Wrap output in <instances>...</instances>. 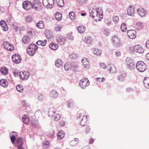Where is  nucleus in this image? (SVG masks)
Returning <instances> with one entry per match:
<instances>
[{"instance_id":"47","label":"nucleus","mask_w":149,"mask_h":149,"mask_svg":"<svg viewBox=\"0 0 149 149\" xmlns=\"http://www.w3.org/2000/svg\"><path fill=\"white\" fill-rule=\"evenodd\" d=\"M66 38L67 39L70 40H72L74 39V37L71 34L68 33L67 34Z\"/></svg>"},{"instance_id":"23","label":"nucleus","mask_w":149,"mask_h":149,"mask_svg":"<svg viewBox=\"0 0 149 149\" xmlns=\"http://www.w3.org/2000/svg\"><path fill=\"white\" fill-rule=\"evenodd\" d=\"M56 111V109L54 107L50 108L48 112L49 116L50 117H52L55 113Z\"/></svg>"},{"instance_id":"60","label":"nucleus","mask_w":149,"mask_h":149,"mask_svg":"<svg viewBox=\"0 0 149 149\" xmlns=\"http://www.w3.org/2000/svg\"><path fill=\"white\" fill-rule=\"evenodd\" d=\"M38 100L39 101L42 100L43 99L42 95L41 94H39L38 96Z\"/></svg>"},{"instance_id":"33","label":"nucleus","mask_w":149,"mask_h":149,"mask_svg":"<svg viewBox=\"0 0 149 149\" xmlns=\"http://www.w3.org/2000/svg\"><path fill=\"white\" fill-rule=\"evenodd\" d=\"M13 134H10V139L11 141L13 144H14L15 143V139H16L15 136L17 135V133L15 132H13Z\"/></svg>"},{"instance_id":"61","label":"nucleus","mask_w":149,"mask_h":149,"mask_svg":"<svg viewBox=\"0 0 149 149\" xmlns=\"http://www.w3.org/2000/svg\"><path fill=\"white\" fill-rule=\"evenodd\" d=\"M13 72L15 77H17L19 75V73L17 70L13 71Z\"/></svg>"},{"instance_id":"6","label":"nucleus","mask_w":149,"mask_h":149,"mask_svg":"<svg viewBox=\"0 0 149 149\" xmlns=\"http://www.w3.org/2000/svg\"><path fill=\"white\" fill-rule=\"evenodd\" d=\"M125 64L127 68L131 70H134L136 67L135 64L133 61L129 58H127L126 60Z\"/></svg>"},{"instance_id":"16","label":"nucleus","mask_w":149,"mask_h":149,"mask_svg":"<svg viewBox=\"0 0 149 149\" xmlns=\"http://www.w3.org/2000/svg\"><path fill=\"white\" fill-rule=\"evenodd\" d=\"M135 12L134 7L133 6H129L127 10V14L131 16L134 15Z\"/></svg>"},{"instance_id":"14","label":"nucleus","mask_w":149,"mask_h":149,"mask_svg":"<svg viewBox=\"0 0 149 149\" xmlns=\"http://www.w3.org/2000/svg\"><path fill=\"white\" fill-rule=\"evenodd\" d=\"M12 59L13 62L17 64L19 63L21 61L20 56L16 54H14L12 56Z\"/></svg>"},{"instance_id":"41","label":"nucleus","mask_w":149,"mask_h":149,"mask_svg":"<svg viewBox=\"0 0 149 149\" xmlns=\"http://www.w3.org/2000/svg\"><path fill=\"white\" fill-rule=\"evenodd\" d=\"M31 124L33 127H36L38 125V121L37 120L32 119L31 120Z\"/></svg>"},{"instance_id":"54","label":"nucleus","mask_w":149,"mask_h":149,"mask_svg":"<svg viewBox=\"0 0 149 149\" xmlns=\"http://www.w3.org/2000/svg\"><path fill=\"white\" fill-rule=\"evenodd\" d=\"M102 33L106 35H109V32L108 30L107 29H104L102 31Z\"/></svg>"},{"instance_id":"62","label":"nucleus","mask_w":149,"mask_h":149,"mask_svg":"<svg viewBox=\"0 0 149 149\" xmlns=\"http://www.w3.org/2000/svg\"><path fill=\"white\" fill-rule=\"evenodd\" d=\"M73 104V103L71 102H67V105L69 108L72 107Z\"/></svg>"},{"instance_id":"31","label":"nucleus","mask_w":149,"mask_h":149,"mask_svg":"<svg viewBox=\"0 0 149 149\" xmlns=\"http://www.w3.org/2000/svg\"><path fill=\"white\" fill-rule=\"evenodd\" d=\"M0 85L3 87H6L8 84L7 81L5 79H2L0 81Z\"/></svg>"},{"instance_id":"56","label":"nucleus","mask_w":149,"mask_h":149,"mask_svg":"<svg viewBox=\"0 0 149 149\" xmlns=\"http://www.w3.org/2000/svg\"><path fill=\"white\" fill-rule=\"evenodd\" d=\"M100 66L101 68L103 69H105L107 68L106 65L104 63H101Z\"/></svg>"},{"instance_id":"8","label":"nucleus","mask_w":149,"mask_h":149,"mask_svg":"<svg viewBox=\"0 0 149 149\" xmlns=\"http://www.w3.org/2000/svg\"><path fill=\"white\" fill-rule=\"evenodd\" d=\"M54 0H43L42 3L44 6L47 8H52Z\"/></svg>"},{"instance_id":"48","label":"nucleus","mask_w":149,"mask_h":149,"mask_svg":"<svg viewBox=\"0 0 149 149\" xmlns=\"http://www.w3.org/2000/svg\"><path fill=\"white\" fill-rule=\"evenodd\" d=\"M22 104L23 106L28 107L30 106L29 104L26 100H23L22 101Z\"/></svg>"},{"instance_id":"28","label":"nucleus","mask_w":149,"mask_h":149,"mask_svg":"<svg viewBox=\"0 0 149 149\" xmlns=\"http://www.w3.org/2000/svg\"><path fill=\"white\" fill-rule=\"evenodd\" d=\"M57 92L54 90H52L50 92V96L54 98H56L58 96Z\"/></svg>"},{"instance_id":"64","label":"nucleus","mask_w":149,"mask_h":149,"mask_svg":"<svg viewBox=\"0 0 149 149\" xmlns=\"http://www.w3.org/2000/svg\"><path fill=\"white\" fill-rule=\"evenodd\" d=\"M146 46L147 49H149V40H148L146 42Z\"/></svg>"},{"instance_id":"59","label":"nucleus","mask_w":149,"mask_h":149,"mask_svg":"<svg viewBox=\"0 0 149 149\" xmlns=\"http://www.w3.org/2000/svg\"><path fill=\"white\" fill-rule=\"evenodd\" d=\"M62 28V26L61 25H57L55 27V30L56 31H60Z\"/></svg>"},{"instance_id":"24","label":"nucleus","mask_w":149,"mask_h":149,"mask_svg":"<svg viewBox=\"0 0 149 149\" xmlns=\"http://www.w3.org/2000/svg\"><path fill=\"white\" fill-rule=\"evenodd\" d=\"M143 84L145 88L149 89V77H145L143 80Z\"/></svg>"},{"instance_id":"9","label":"nucleus","mask_w":149,"mask_h":149,"mask_svg":"<svg viewBox=\"0 0 149 149\" xmlns=\"http://www.w3.org/2000/svg\"><path fill=\"white\" fill-rule=\"evenodd\" d=\"M79 84L81 88L84 89L89 85V81L86 78H83L79 81Z\"/></svg>"},{"instance_id":"40","label":"nucleus","mask_w":149,"mask_h":149,"mask_svg":"<svg viewBox=\"0 0 149 149\" xmlns=\"http://www.w3.org/2000/svg\"><path fill=\"white\" fill-rule=\"evenodd\" d=\"M77 29L79 32L82 33L85 31L86 28L84 26H79L77 27Z\"/></svg>"},{"instance_id":"32","label":"nucleus","mask_w":149,"mask_h":149,"mask_svg":"<svg viewBox=\"0 0 149 149\" xmlns=\"http://www.w3.org/2000/svg\"><path fill=\"white\" fill-rule=\"evenodd\" d=\"M55 17L57 20L60 21L62 18V14L58 12L55 14Z\"/></svg>"},{"instance_id":"2","label":"nucleus","mask_w":149,"mask_h":149,"mask_svg":"<svg viewBox=\"0 0 149 149\" xmlns=\"http://www.w3.org/2000/svg\"><path fill=\"white\" fill-rule=\"evenodd\" d=\"M138 71L140 72H143L147 69L146 65L144 62L140 61L138 62L136 65Z\"/></svg>"},{"instance_id":"12","label":"nucleus","mask_w":149,"mask_h":149,"mask_svg":"<svg viewBox=\"0 0 149 149\" xmlns=\"http://www.w3.org/2000/svg\"><path fill=\"white\" fill-rule=\"evenodd\" d=\"M57 42L60 45H64L65 43L66 40L65 37L60 35L56 36Z\"/></svg>"},{"instance_id":"53","label":"nucleus","mask_w":149,"mask_h":149,"mask_svg":"<svg viewBox=\"0 0 149 149\" xmlns=\"http://www.w3.org/2000/svg\"><path fill=\"white\" fill-rule=\"evenodd\" d=\"M87 0H78V2L80 5H83L86 3Z\"/></svg>"},{"instance_id":"22","label":"nucleus","mask_w":149,"mask_h":149,"mask_svg":"<svg viewBox=\"0 0 149 149\" xmlns=\"http://www.w3.org/2000/svg\"><path fill=\"white\" fill-rule=\"evenodd\" d=\"M23 144L22 138L19 137L16 139V146H22Z\"/></svg>"},{"instance_id":"11","label":"nucleus","mask_w":149,"mask_h":149,"mask_svg":"<svg viewBox=\"0 0 149 149\" xmlns=\"http://www.w3.org/2000/svg\"><path fill=\"white\" fill-rule=\"evenodd\" d=\"M29 73L26 71H22L19 72V76L22 80H27L29 77Z\"/></svg>"},{"instance_id":"57","label":"nucleus","mask_w":149,"mask_h":149,"mask_svg":"<svg viewBox=\"0 0 149 149\" xmlns=\"http://www.w3.org/2000/svg\"><path fill=\"white\" fill-rule=\"evenodd\" d=\"M61 117V115L59 114H56L54 117V119L56 120H58Z\"/></svg>"},{"instance_id":"21","label":"nucleus","mask_w":149,"mask_h":149,"mask_svg":"<svg viewBox=\"0 0 149 149\" xmlns=\"http://www.w3.org/2000/svg\"><path fill=\"white\" fill-rule=\"evenodd\" d=\"M0 24L2 29L4 31H6L8 29V27L5 21L1 20L0 22Z\"/></svg>"},{"instance_id":"34","label":"nucleus","mask_w":149,"mask_h":149,"mask_svg":"<svg viewBox=\"0 0 149 149\" xmlns=\"http://www.w3.org/2000/svg\"><path fill=\"white\" fill-rule=\"evenodd\" d=\"M1 73L4 75H6L8 72V69L5 67L1 68L0 69Z\"/></svg>"},{"instance_id":"5","label":"nucleus","mask_w":149,"mask_h":149,"mask_svg":"<svg viewBox=\"0 0 149 149\" xmlns=\"http://www.w3.org/2000/svg\"><path fill=\"white\" fill-rule=\"evenodd\" d=\"M130 50L133 52H135L139 53H142L144 51L142 47L139 45H135L133 47H130Z\"/></svg>"},{"instance_id":"51","label":"nucleus","mask_w":149,"mask_h":149,"mask_svg":"<svg viewBox=\"0 0 149 149\" xmlns=\"http://www.w3.org/2000/svg\"><path fill=\"white\" fill-rule=\"evenodd\" d=\"M69 16L71 19H74L75 18V14L73 12H71L69 13Z\"/></svg>"},{"instance_id":"7","label":"nucleus","mask_w":149,"mask_h":149,"mask_svg":"<svg viewBox=\"0 0 149 149\" xmlns=\"http://www.w3.org/2000/svg\"><path fill=\"white\" fill-rule=\"evenodd\" d=\"M112 41L113 45L117 48L120 46L121 43L120 40L117 36H115L112 37Z\"/></svg>"},{"instance_id":"45","label":"nucleus","mask_w":149,"mask_h":149,"mask_svg":"<svg viewBox=\"0 0 149 149\" xmlns=\"http://www.w3.org/2000/svg\"><path fill=\"white\" fill-rule=\"evenodd\" d=\"M120 28L122 31L123 32H125L127 31V26L125 23H123L122 24Z\"/></svg>"},{"instance_id":"27","label":"nucleus","mask_w":149,"mask_h":149,"mask_svg":"<svg viewBox=\"0 0 149 149\" xmlns=\"http://www.w3.org/2000/svg\"><path fill=\"white\" fill-rule=\"evenodd\" d=\"M49 47L51 49L56 50L58 48V45L54 42H51L49 45Z\"/></svg>"},{"instance_id":"18","label":"nucleus","mask_w":149,"mask_h":149,"mask_svg":"<svg viewBox=\"0 0 149 149\" xmlns=\"http://www.w3.org/2000/svg\"><path fill=\"white\" fill-rule=\"evenodd\" d=\"M41 4L39 1H35L33 2V7L36 10H39L41 8Z\"/></svg>"},{"instance_id":"13","label":"nucleus","mask_w":149,"mask_h":149,"mask_svg":"<svg viewBox=\"0 0 149 149\" xmlns=\"http://www.w3.org/2000/svg\"><path fill=\"white\" fill-rule=\"evenodd\" d=\"M127 35L130 39H135L136 37V31L134 30H128L127 31Z\"/></svg>"},{"instance_id":"55","label":"nucleus","mask_w":149,"mask_h":149,"mask_svg":"<svg viewBox=\"0 0 149 149\" xmlns=\"http://www.w3.org/2000/svg\"><path fill=\"white\" fill-rule=\"evenodd\" d=\"M105 80V78L104 77H103L102 78H96L97 81L100 83L103 82Z\"/></svg>"},{"instance_id":"46","label":"nucleus","mask_w":149,"mask_h":149,"mask_svg":"<svg viewBox=\"0 0 149 149\" xmlns=\"http://www.w3.org/2000/svg\"><path fill=\"white\" fill-rule=\"evenodd\" d=\"M78 57V55L75 53H73L70 54L69 57L70 59H77Z\"/></svg>"},{"instance_id":"52","label":"nucleus","mask_w":149,"mask_h":149,"mask_svg":"<svg viewBox=\"0 0 149 149\" xmlns=\"http://www.w3.org/2000/svg\"><path fill=\"white\" fill-rule=\"evenodd\" d=\"M136 25L137 27L140 29L142 28L143 26V24L141 22H137L136 23Z\"/></svg>"},{"instance_id":"30","label":"nucleus","mask_w":149,"mask_h":149,"mask_svg":"<svg viewBox=\"0 0 149 149\" xmlns=\"http://www.w3.org/2000/svg\"><path fill=\"white\" fill-rule=\"evenodd\" d=\"M78 142V139L77 138H75L74 140L70 142V144L71 146H74L77 145Z\"/></svg>"},{"instance_id":"25","label":"nucleus","mask_w":149,"mask_h":149,"mask_svg":"<svg viewBox=\"0 0 149 149\" xmlns=\"http://www.w3.org/2000/svg\"><path fill=\"white\" fill-rule=\"evenodd\" d=\"M22 120L24 123L27 124L29 123L30 119L26 115H24L22 116Z\"/></svg>"},{"instance_id":"39","label":"nucleus","mask_w":149,"mask_h":149,"mask_svg":"<svg viewBox=\"0 0 149 149\" xmlns=\"http://www.w3.org/2000/svg\"><path fill=\"white\" fill-rule=\"evenodd\" d=\"M87 116L86 115L83 116V118L81 121L80 123L81 125L84 126L87 121Z\"/></svg>"},{"instance_id":"4","label":"nucleus","mask_w":149,"mask_h":149,"mask_svg":"<svg viewBox=\"0 0 149 149\" xmlns=\"http://www.w3.org/2000/svg\"><path fill=\"white\" fill-rule=\"evenodd\" d=\"M77 65L73 62H67L64 65V68L66 71L70 70L72 68H76Z\"/></svg>"},{"instance_id":"29","label":"nucleus","mask_w":149,"mask_h":149,"mask_svg":"<svg viewBox=\"0 0 149 149\" xmlns=\"http://www.w3.org/2000/svg\"><path fill=\"white\" fill-rule=\"evenodd\" d=\"M64 132L62 130L59 131L57 135L58 138L59 139H61L63 138L64 136Z\"/></svg>"},{"instance_id":"15","label":"nucleus","mask_w":149,"mask_h":149,"mask_svg":"<svg viewBox=\"0 0 149 149\" xmlns=\"http://www.w3.org/2000/svg\"><path fill=\"white\" fill-rule=\"evenodd\" d=\"M4 47L7 50L11 51L14 49V47L13 45L10 44L7 42H4L3 43Z\"/></svg>"},{"instance_id":"43","label":"nucleus","mask_w":149,"mask_h":149,"mask_svg":"<svg viewBox=\"0 0 149 149\" xmlns=\"http://www.w3.org/2000/svg\"><path fill=\"white\" fill-rule=\"evenodd\" d=\"M26 21L27 23H30L33 21V18L31 16L28 15L25 17Z\"/></svg>"},{"instance_id":"36","label":"nucleus","mask_w":149,"mask_h":149,"mask_svg":"<svg viewBox=\"0 0 149 149\" xmlns=\"http://www.w3.org/2000/svg\"><path fill=\"white\" fill-rule=\"evenodd\" d=\"M37 26L39 28L43 29L44 28V24L43 22L40 20L37 22L36 24Z\"/></svg>"},{"instance_id":"49","label":"nucleus","mask_w":149,"mask_h":149,"mask_svg":"<svg viewBox=\"0 0 149 149\" xmlns=\"http://www.w3.org/2000/svg\"><path fill=\"white\" fill-rule=\"evenodd\" d=\"M109 71L111 73H115L116 71V69L115 68L113 65L110 66V67L109 69Z\"/></svg>"},{"instance_id":"19","label":"nucleus","mask_w":149,"mask_h":149,"mask_svg":"<svg viewBox=\"0 0 149 149\" xmlns=\"http://www.w3.org/2000/svg\"><path fill=\"white\" fill-rule=\"evenodd\" d=\"M137 12L138 14L141 17L145 16L146 14V11L142 8H139L137 10Z\"/></svg>"},{"instance_id":"20","label":"nucleus","mask_w":149,"mask_h":149,"mask_svg":"<svg viewBox=\"0 0 149 149\" xmlns=\"http://www.w3.org/2000/svg\"><path fill=\"white\" fill-rule=\"evenodd\" d=\"M91 50L93 53L97 56H100L102 54L101 51L97 48H93Z\"/></svg>"},{"instance_id":"3","label":"nucleus","mask_w":149,"mask_h":149,"mask_svg":"<svg viewBox=\"0 0 149 149\" xmlns=\"http://www.w3.org/2000/svg\"><path fill=\"white\" fill-rule=\"evenodd\" d=\"M38 48V47L35 44H31L28 47L27 51L30 56H33L35 54L36 50Z\"/></svg>"},{"instance_id":"26","label":"nucleus","mask_w":149,"mask_h":149,"mask_svg":"<svg viewBox=\"0 0 149 149\" xmlns=\"http://www.w3.org/2000/svg\"><path fill=\"white\" fill-rule=\"evenodd\" d=\"M126 76V74L125 73H124L118 75L117 77V79L119 81H124V78Z\"/></svg>"},{"instance_id":"38","label":"nucleus","mask_w":149,"mask_h":149,"mask_svg":"<svg viewBox=\"0 0 149 149\" xmlns=\"http://www.w3.org/2000/svg\"><path fill=\"white\" fill-rule=\"evenodd\" d=\"M84 41L85 42L88 44H90L92 42V39L90 36L86 37Z\"/></svg>"},{"instance_id":"1","label":"nucleus","mask_w":149,"mask_h":149,"mask_svg":"<svg viewBox=\"0 0 149 149\" xmlns=\"http://www.w3.org/2000/svg\"><path fill=\"white\" fill-rule=\"evenodd\" d=\"M89 12L92 17L96 22L100 21V19L103 18L102 11L100 8H95L90 9Z\"/></svg>"},{"instance_id":"42","label":"nucleus","mask_w":149,"mask_h":149,"mask_svg":"<svg viewBox=\"0 0 149 149\" xmlns=\"http://www.w3.org/2000/svg\"><path fill=\"white\" fill-rule=\"evenodd\" d=\"M57 5L60 7H62L64 5L63 0H56Z\"/></svg>"},{"instance_id":"37","label":"nucleus","mask_w":149,"mask_h":149,"mask_svg":"<svg viewBox=\"0 0 149 149\" xmlns=\"http://www.w3.org/2000/svg\"><path fill=\"white\" fill-rule=\"evenodd\" d=\"M22 42L24 44L29 43L30 42V40L28 37L25 36L22 38Z\"/></svg>"},{"instance_id":"10","label":"nucleus","mask_w":149,"mask_h":149,"mask_svg":"<svg viewBox=\"0 0 149 149\" xmlns=\"http://www.w3.org/2000/svg\"><path fill=\"white\" fill-rule=\"evenodd\" d=\"M22 6L24 9L27 10H29L33 8L32 3L30 2L27 1L23 2Z\"/></svg>"},{"instance_id":"35","label":"nucleus","mask_w":149,"mask_h":149,"mask_svg":"<svg viewBox=\"0 0 149 149\" xmlns=\"http://www.w3.org/2000/svg\"><path fill=\"white\" fill-rule=\"evenodd\" d=\"M62 64V62L61 59L58 58L56 59L55 62V65L57 67H59Z\"/></svg>"},{"instance_id":"58","label":"nucleus","mask_w":149,"mask_h":149,"mask_svg":"<svg viewBox=\"0 0 149 149\" xmlns=\"http://www.w3.org/2000/svg\"><path fill=\"white\" fill-rule=\"evenodd\" d=\"M115 54L116 56L117 57H119L121 55L120 52L118 50L115 51Z\"/></svg>"},{"instance_id":"17","label":"nucleus","mask_w":149,"mask_h":149,"mask_svg":"<svg viewBox=\"0 0 149 149\" xmlns=\"http://www.w3.org/2000/svg\"><path fill=\"white\" fill-rule=\"evenodd\" d=\"M81 62L84 68H88L90 65L88 59L86 57L83 58L81 60Z\"/></svg>"},{"instance_id":"63","label":"nucleus","mask_w":149,"mask_h":149,"mask_svg":"<svg viewBox=\"0 0 149 149\" xmlns=\"http://www.w3.org/2000/svg\"><path fill=\"white\" fill-rule=\"evenodd\" d=\"M47 42V40H45L43 41L41 40V45L42 46H45L46 45Z\"/></svg>"},{"instance_id":"50","label":"nucleus","mask_w":149,"mask_h":149,"mask_svg":"<svg viewBox=\"0 0 149 149\" xmlns=\"http://www.w3.org/2000/svg\"><path fill=\"white\" fill-rule=\"evenodd\" d=\"M112 19L115 23H117L119 20V17L117 16H113L112 17Z\"/></svg>"},{"instance_id":"44","label":"nucleus","mask_w":149,"mask_h":149,"mask_svg":"<svg viewBox=\"0 0 149 149\" xmlns=\"http://www.w3.org/2000/svg\"><path fill=\"white\" fill-rule=\"evenodd\" d=\"M17 91L19 92L22 93L23 91V88L22 85H17L16 87Z\"/></svg>"}]
</instances>
